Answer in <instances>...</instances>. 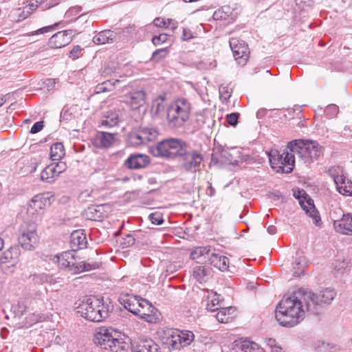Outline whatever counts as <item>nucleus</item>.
<instances>
[{"label":"nucleus","instance_id":"obj_43","mask_svg":"<svg viewBox=\"0 0 352 352\" xmlns=\"http://www.w3.org/2000/svg\"><path fill=\"white\" fill-rule=\"evenodd\" d=\"M168 52V50L166 47L157 50L153 53L151 60L152 61L158 63L162 58L166 56Z\"/></svg>","mask_w":352,"mask_h":352},{"label":"nucleus","instance_id":"obj_35","mask_svg":"<svg viewBox=\"0 0 352 352\" xmlns=\"http://www.w3.org/2000/svg\"><path fill=\"white\" fill-rule=\"evenodd\" d=\"M329 173L330 176L333 179L335 184L338 182L344 179L346 177L344 175L343 168L340 166H334L329 169Z\"/></svg>","mask_w":352,"mask_h":352},{"label":"nucleus","instance_id":"obj_8","mask_svg":"<svg viewBox=\"0 0 352 352\" xmlns=\"http://www.w3.org/2000/svg\"><path fill=\"white\" fill-rule=\"evenodd\" d=\"M307 301V311L317 314V307L329 304L336 297V292L333 289H326L318 293L314 294L310 291L303 290Z\"/></svg>","mask_w":352,"mask_h":352},{"label":"nucleus","instance_id":"obj_59","mask_svg":"<svg viewBox=\"0 0 352 352\" xmlns=\"http://www.w3.org/2000/svg\"><path fill=\"white\" fill-rule=\"evenodd\" d=\"M38 7V1H36L35 3H32L28 5L25 9L26 10V12L28 14H31L36 8Z\"/></svg>","mask_w":352,"mask_h":352},{"label":"nucleus","instance_id":"obj_49","mask_svg":"<svg viewBox=\"0 0 352 352\" xmlns=\"http://www.w3.org/2000/svg\"><path fill=\"white\" fill-rule=\"evenodd\" d=\"M171 22H172V19H168L167 21H165L162 18H160V17L156 18L153 21L154 25L159 28H162V27L168 28L170 25Z\"/></svg>","mask_w":352,"mask_h":352},{"label":"nucleus","instance_id":"obj_7","mask_svg":"<svg viewBox=\"0 0 352 352\" xmlns=\"http://www.w3.org/2000/svg\"><path fill=\"white\" fill-rule=\"evenodd\" d=\"M113 331L104 327L97 329L94 336V342L106 350L118 352L124 350L125 342L113 336Z\"/></svg>","mask_w":352,"mask_h":352},{"label":"nucleus","instance_id":"obj_1","mask_svg":"<svg viewBox=\"0 0 352 352\" xmlns=\"http://www.w3.org/2000/svg\"><path fill=\"white\" fill-rule=\"evenodd\" d=\"M303 304L307 307V301L302 289L294 291L289 297L283 298L276 309L275 317L278 322L287 327L299 324L305 315Z\"/></svg>","mask_w":352,"mask_h":352},{"label":"nucleus","instance_id":"obj_64","mask_svg":"<svg viewBox=\"0 0 352 352\" xmlns=\"http://www.w3.org/2000/svg\"><path fill=\"white\" fill-rule=\"evenodd\" d=\"M267 109H260L257 113L256 116L258 118H262L266 115Z\"/></svg>","mask_w":352,"mask_h":352},{"label":"nucleus","instance_id":"obj_12","mask_svg":"<svg viewBox=\"0 0 352 352\" xmlns=\"http://www.w3.org/2000/svg\"><path fill=\"white\" fill-rule=\"evenodd\" d=\"M74 252L73 250L72 251L63 252L61 254L60 264L62 266L74 268L77 272L89 271L92 269L99 267V265L97 263H88L85 261L76 262Z\"/></svg>","mask_w":352,"mask_h":352},{"label":"nucleus","instance_id":"obj_33","mask_svg":"<svg viewBox=\"0 0 352 352\" xmlns=\"http://www.w3.org/2000/svg\"><path fill=\"white\" fill-rule=\"evenodd\" d=\"M65 149L62 143L54 144L50 148V158L53 161L60 160L65 155Z\"/></svg>","mask_w":352,"mask_h":352},{"label":"nucleus","instance_id":"obj_24","mask_svg":"<svg viewBox=\"0 0 352 352\" xmlns=\"http://www.w3.org/2000/svg\"><path fill=\"white\" fill-rule=\"evenodd\" d=\"M119 301L126 309L133 313L134 315L138 316V310L140 309L141 302L140 300L138 299L136 297L126 295L120 298Z\"/></svg>","mask_w":352,"mask_h":352},{"label":"nucleus","instance_id":"obj_52","mask_svg":"<svg viewBox=\"0 0 352 352\" xmlns=\"http://www.w3.org/2000/svg\"><path fill=\"white\" fill-rule=\"evenodd\" d=\"M59 23H56L54 25H48L46 27H43L42 28H40L39 30H36L34 33L32 34V35L38 34H44L46 32H48L50 31H52L55 29L56 27L58 25Z\"/></svg>","mask_w":352,"mask_h":352},{"label":"nucleus","instance_id":"obj_27","mask_svg":"<svg viewBox=\"0 0 352 352\" xmlns=\"http://www.w3.org/2000/svg\"><path fill=\"white\" fill-rule=\"evenodd\" d=\"M20 250L18 246H12L5 251L0 258L1 263L16 262L20 256Z\"/></svg>","mask_w":352,"mask_h":352},{"label":"nucleus","instance_id":"obj_51","mask_svg":"<svg viewBox=\"0 0 352 352\" xmlns=\"http://www.w3.org/2000/svg\"><path fill=\"white\" fill-rule=\"evenodd\" d=\"M123 241L121 244L123 245V248H127L133 245L135 243V238L131 235L127 234L122 239Z\"/></svg>","mask_w":352,"mask_h":352},{"label":"nucleus","instance_id":"obj_39","mask_svg":"<svg viewBox=\"0 0 352 352\" xmlns=\"http://www.w3.org/2000/svg\"><path fill=\"white\" fill-rule=\"evenodd\" d=\"M349 263L347 259H342V261L337 260L334 267L336 275L343 274L344 271L349 267Z\"/></svg>","mask_w":352,"mask_h":352},{"label":"nucleus","instance_id":"obj_25","mask_svg":"<svg viewBox=\"0 0 352 352\" xmlns=\"http://www.w3.org/2000/svg\"><path fill=\"white\" fill-rule=\"evenodd\" d=\"M117 34L110 30L100 32L93 38V42L96 45L113 43L116 40Z\"/></svg>","mask_w":352,"mask_h":352},{"label":"nucleus","instance_id":"obj_5","mask_svg":"<svg viewBox=\"0 0 352 352\" xmlns=\"http://www.w3.org/2000/svg\"><path fill=\"white\" fill-rule=\"evenodd\" d=\"M186 142L178 138H168L159 142L152 151L156 157L169 159L179 157L184 148Z\"/></svg>","mask_w":352,"mask_h":352},{"label":"nucleus","instance_id":"obj_38","mask_svg":"<svg viewBox=\"0 0 352 352\" xmlns=\"http://www.w3.org/2000/svg\"><path fill=\"white\" fill-rule=\"evenodd\" d=\"M106 118L102 120V126H108L109 127L116 126L118 122V113L116 111H108Z\"/></svg>","mask_w":352,"mask_h":352},{"label":"nucleus","instance_id":"obj_32","mask_svg":"<svg viewBox=\"0 0 352 352\" xmlns=\"http://www.w3.org/2000/svg\"><path fill=\"white\" fill-rule=\"evenodd\" d=\"M298 257L296 258L295 262L293 266V274L295 276H299L301 275L305 267H307V262L305 258L302 255H299L297 253Z\"/></svg>","mask_w":352,"mask_h":352},{"label":"nucleus","instance_id":"obj_42","mask_svg":"<svg viewBox=\"0 0 352 352\" xmlns=\"http://www.w3.org/2000/svg\"><path fill=\"white\" fill-rule=\"evenodd\" d=\"M210 252L209 247H197L195 248L190 254V258L192 259H197L200 256L208 254Z\"/></svg>","mask_w":352,"mask_h":352},{"label":"nucleus","instance_id":"obj_47","mask_svg":"<svg viewBox=\"0 0 352 352\" xmlns=\"http://www.w3.org/2000/svg\"><path fill=\"white\" fill-rule=\"evenodd\" d=\"M239 117V113H232L226 116V121L230 126H235L238 123Z\"/></svg>","mask_w":352,"mask_h":352},{"label":"nucleus","instance_id":"obj_10","mask_svg":"<svg viewBox=\"0 0 352 352\" xmlns=\"http://www.w3.org/2000/svg\"><path fill=\"white\" fill-rule=\"evenodd\" d=\"M18 241L25 250H34L38 242L36 224L33 221L23 222L20 226Z\"/></svg>","mask_w":352,"mask_h":352},{"label":"nucleus","instance_id":"obj_21","mask_svg":"<svg viewBox=\"0 0 352 352\" xmlns=\"http://www.w3.org/2000/svg\"><path fill=\"white\" fill-rule=\"evenodd\" d=\"M125 102L133 109H137L145 102L146 94L144 91H135L131 92L125 97Z\"/></svg>","mask_w":352,"mask_h":352},{"label":"nucleus","instance_id":"obj_63","mask_svg":"<svg viewBox=\"0 0 352 352\" xmlns=\"http://www.w3.org/2000/svg\"><path fill=\"white\" fill-rule=\"evenodd\" d=\"M318 352H331L329 349V344L322 343L320 346H318Z\"/></svg>","mask_w":352,"mask_h":352},{"label":"nucleus","instance_id":"obj_6","mask_svg":"<svg viewBox=\"0 0 352 352\" xmlns=\"http://www.w3.org/2000/svg\"><path fill=\"white\" fill-rule=\"evenodd\" d=\"M190 104L185 98H180L173 103L167 111V119L174 127L182 126L188 120Z\"/></svg>","mask_w":352,"mask_h":352},{"label":"nucleus","instance_id":"obj_56","mask_svg":"<svg viewBox=\"0 0 352 352\" xmlns=\"http://www.w3.org/2000/svg\"><path fill=\"white\" fill-rule=\"evenodd\" d=\"M219 94L225 99H228L231 96L228 91V87L227 86L221 85L219 87Z\"/></svg>","mask_w":352,"mask_h":352},{"label":"nucleus","instance_id":"obj_44","mask_svg":"<svg viewBox=\"0 0 352 352\" xmlns=\"http://www.w3.org/2000/svg\"><path fill=\"white\" fill-rule=\"evenodd\" d=\"M211 298L210 302L206 305V309L210 311H215L219 309V308L217 307L219 303V299L216 293Z\"/></svg>","mask_w":352,"mask_h":352},{"label":"nucleus","instance_id":"obj_3","mask_svg":"<svg viewBox=\"0 0 352 352\" xmlns=\"http://www.w3.org/2000/svg\"><path fill=\"white\" fill-rule=\"evenodd\" d=\"M77 312L85 319L98 322L107 318L109 311L104 309V306L100 300L95 297H85L78 304Z\"/></svg>","mask_w":352,"mask_h":352},{"label":"nucleus","instance_id":"obj_23","mask_svg":"<svg viewBox=\"0 0 352 352\" xmlns=\"http://www.w3.org/2000/svg\"><path fill=\"white\" fill-rule=\"evenodd\" d=\"M86 234L82 230H75L71 234V246L74 251L87 247Z\"/></svg>","mask_w":352,"mask_h":352},{"label":"nucleus","instance_id":"obj_26","mask_svg":"<svg viewBox=\"0 0 352 352\" xmlns=\"http://www.w3.org/2000/svg\"><path fill=\"white\" fill-rule=\"evenodd\" d=\"M210 263L221 271H226L229 267V259L225 256L212 253L209 258Z\"/></svg>","mask_w":352,"mask_h":352},{"label":"nucleus","instance_id":"obj_16","mask_svg":"<svg viewBox=\"0 0 352 352\" xmlns=\"http://www.w3.org/2000/svg\"><path fill=\"white\" fill-rule=\"evenodd\" d=\"M73 30L60 31L54 34L49 41L52 48H61L69 44L73 39Z\"/></svg>","mask_w":352,"mask_h":352},{"label":"nucleus","instance_id":"obj_17","mask_svg":"<svg viewBox=\"0 0 352 352\" xmlns=\"http://www.w3.org/2000/svg\"><path fill=\"white\" fill-rule=\"evenodd\" d=\"M217 150V151H220L221 157L225 163L237 164L242 160L241 152L237 148H228L226 149L222 147H219Z\"/></svg>","mask_w":352,"mask_h":352},{"label":"nucleus","instance_id":"obj_11","mask_svg":"<svg viewBox=\"0 0 352 352\" xmlns=\"http://www.w3.org/2000/svg\"><path fill=\"white\" fill-rule=\"evenodd\" d=\"M179 157L182 159V168L188 172H195L204 160L201 151L191 149L186 142Z\"/></svg>","mask_w":352,"mask_h":352},{"label":"nucleus","instance_id":"obj_45","mask_svg":"<svg viewBox=\"0 0 352 352\" xmlns=\"http://www.w3.org/2000/svg\"><path fill=\"white\" fill-rule=\"evenodd\" d=\"M231 307L223 308L216 315L217 320L222 323H226L229 320V317L226 316V312L231 310Z\"/></svg>","mask_w":352,"mask_h":352},{"label":"nucleus","instance_id":"obj_19","mask_svg":"<svg viewBox=\"0 0 352 352\" xmlns=\"http://www.w3.org/2000/svg\"><path fill=\"white\" fill-rule=\"evenodd\" d=\"M149 157L142 154H132L124 162V166L129 169H139L146 166Z\"/></svg>","mask_w":352,"mask_h":352},{"label":"nucleus","instance_id":"obj_37","mask_svg":"<svg viewBox=\"0 0 352 352\" xmlns=\"http://www.w3.org/2000/svg\"><path fill=\"white\" fill-rule=\"evenodd\" d=\"M140 130L142 133L141 135L144 138L145 144L154 140L158 135L157 131L153 128H140Z\"/></svg>","mask_w":352,"mask_h":352},{"label":"nucleus","instance_id":"obj_18","mask_svg":"<svg viewBox=\"0 0 352 352\" xmlns=\"http://www.w3.org/2000/svg\"><path fill=\"white\" fill-rule=\"evenodd\" d=\"M333 226L338 232L352 235V214H343L340 219L334 220Z\"/></svg>","mask_w":352,"mask_h":352},{"label":"nucleus","instance_id":"obj_28","mask_svg":"<svg viewBox=\"0 0 352 352\" xmlns=\"http://www.w3.org/2000/svg\"><path fill=\"white\" fill-rule=\"evenodd\" d=\"M236 352H263V349L250 340H243L236 344Z\"/></svg>","mask_w":352,"mask_h":352},{"label":"nucleus","instance_id":"obj_57","mask_svg":"<svg viewBox=\"0 0 352 352\" xmlns=\"http://www.w3.org/2000/svg\"><path fill=\"white\" fill-rule=\"evenodd\" d=\"M289 126L292 127V128H294L295 126L299 127V128H301L304 125H303V123H302V120H300L298 121L297 123L295 120L294 118H292V119H290L289 120V123H288Z\"/></svg>","mask_w":352,"mask_h":352},{"label":"nucleus","instance_id":"obj_34","mask_svg":"<svg viewBox=\"0 0 352 352\" xmlns=\"http://www.w3.org/2000/svg\"><path fill=\"white\" fill-rule=\"evenodd\" d=\"M57 177L56 169L54 168L53 164L47 166L41 173V180L49 183L52 182L54 178Z\"/></svg>","mask_w":352,"mask_h":352},{"label":"nucleus","instance_id":"obj_41","mask_svg":"<svg viewBox=\"0 0 352 352\" xmlns=\"http://www.w3.org/2000/svg\"><path fill=\"white\" fill-rule=\"evenodd\" d=\"M208 270L204 266H197L194 268L193 276L199 282H201L207 276Z\"/></svg>","mask_w":352,"mask_h":352},{"label":"nucleus","instance_id":"obj_48","mask_svg":"<svg viewBox=\"0 0 352 352\" xmlns=\"http://www.w3.org/2000/svg\"><path fill=\"white\" fill-rule=\"evenodd\" d=\"M82 48L80 47L79 45L74 46V48L69 52V58H72L73 60H76V58L82 56Z\"/></svg>","mask_w":352,"mask_h":352},{"label":"nucleus","instance_id":"obj_54","mask_svg":"<svg viewBox=\"0 0 352 352\" xmlns=\"http://www.w3.org/2000/svg\"><path fill=\"white\" fill-rule=\"evenodd\" d=\"M338 107L336 104H330L326 107L325 112L331 116H336L338 113Z\"/></svg>","mask_w":352,"mask_h":352},{"label":"nucleus","instance_id":"obj_30","mask_svg":"<svg viewBox=\"0 0 352 352\" xmlns=\"http://www.w3.org/2000/svg\"><path fill=\"white\" fill-rule=\"evenodd\" d=\"M43 198L39 195H36L32 199L29 204L27 209L28 212L32 214H38L43 209Z\"/></svg>","mask_w":352,"mask_h":352},{"label":"nucleus","instance_id":"obj_22","mask_svg":"<svg viewBox=\"0 0 352 352\" xmlns=\"http://www.w3.org/2000/svg\"><path fill=\"white\" fill-rule=\"evenodd\" d=\"M116 141V134L99 132L94 139V144L98 148H108L113 145Z\"/></svg>","mask_w":352,"mask_h":352},{"label":"nucleus","instance_id":"obj_46","mask_svg":"<svg viewBox=\"0 0 352 352\" xmlns=\"http://www.w3.org/2000/svg\"><path fill=\"white\" fill-rule=\"evenodd\" d=\"M149 219L153 224L160 225L163 223L164 219L162 213L153 212L149 215Z\"/></svg>","mask_w":352,"mask_h":352},{"label":"nucleus","instance_id":"obj_31","mask_svg":"<svg viewBox=\"0 0 352 352\" xmlns=\"http://www.w3.org/2000/svg\"><path fill=\"white\" fill-rule=\"evenodd\" d=\"M336 184L337 190L340 194L345 196H352V182L347 177Z\"/></svg>","mask_w":352,"mask_h":352},{"label":"nucleus","instance_id":"obj_53","mask_svg":"<svg viewBox=\"0 0 352 352\" xmlns=\"http://www.w3.org/2000/svg\"><path fill=\"white\" fill-rule=\"evenodd\" d=\"M52 164L54 168L56 169V173L57 176H58L61 173L64 172L67 168L65 163L63 162H59Z\"/></svg>","mask_w":352,"mask_h":352},{"label":"nucleus","instance_id":"obj_50","mask_svg":"<svg viewBox=\"0 0 352 352\" xmlns=\"http://www.w3.org/2000/svg\"><path fill=\"white\" fill-rule=\"evenodd\" d=\"M168 35L166 34H160L159 36H155L153 38L152 42L155 45H158L160 43H164L167 41Z\"/></svg>","mask_w":352,"mask_h":352},{"label":"nucleus","instance_id":"obj_60","mask_svg":"<svg viewBox=\"0 0 352 352\" xmlns=\"http://www.w3.org/2000/svg\"><path fill=\"white\" fill-rule=\"evenodd\" d=\"M192 37V33H191L190 30L188 29L184 28L183 30L182 38L184 40L188 41V40L190 39Z\"/></svg>","mask_w":352,"mask_h":352},{"label":"nucleus","instance_id":"obj_62","mask_svg":"<svg viewBox=\"0 0 352 352\" xmlns=\"http://www.w3.org/2000/svg\"><path fill=\"white\" fill-rule=\"evenodd\" d=\"M26 311V307L23 303H19L17 307V314L18 315H23L25 313Z\"/></svg>","mask_w":352,"mask_h":352},{"label":"nucleus","instance_id":"obj_55","mask_svg":"<svg viewBox=\"0 0 352 352\" xmlns=\"http://www.w3.org/2000/svg\"><path fill=\"white\" fill-rule=\"evenodd\" d=\"M43 126L44 125L43 121L37 122L32 126L30 133H36L41 131L43 129Z\"/></svg>","mask_w":352,"mask_h":352},{"label":"nucleus","instance_id":"obj_2","mask_svg":"<svg viewBox=\"0 0 352 352\" xmlns=\"http://www.w3.org/2000/svg\"><path fill=\"white\" fill-rule=\"evenodd\" d=\"M288 146L304 164L318 160L323 155L324 150L317 141L312 140H292L288 143Z\"/></svg>","mask_w":352,"mask_h":352},{"label":"nucleus","instance_id":"obj_36","mask_svg":"<svg viewBox=\"0 0 352 352\" xmlns=\"http://www.w3.org/2000/svg\"><path fill=\"white\" fill-rule=\"evenodd\" d=\"M104 205L88 208V211L91 214L90 218L95 221H100L101 219L104 218L106 216L104 212Z\"/></svg>","mask_w":352,"mask_h":352},{"label":"nucleus","instance_id":"obj_20","mask_svg":"<svg viewBox=\"0 0 352 352\" xmlns=\"http://www.w3.org/2000/svg\"><path fill=\"white\" fill-rule=\"evenodd\" d=\"M133 352H160V347L151 339L140 340L132 346Z\"/></svg>","mask_w":352,"mask_h":352},{"label":"nucleus","instance_id":"obj_58","mask_svg":"<svg viewBox=\"0 0 352 352\" xmlns=\"http://www.w3.org/2000/svg\"><path fill=\"white\" fill-rule=\"evenodd\" d=\"M39 320V317L35 314H32V316L30 318H27L26 324L29 326L37 322Z\"/></svg>","mask_w":352,"mask_h":352},{"label":"nucleus","instance_id":"obj_4","mask_svg":"<svg viewBox=\"0 0 352 352\" xmlns=\"http://www.w3.org/2000/svg\"><path fill=\"white\" fill-rule=\"evenodd\" d=\"M296 153L291 151L287 146L280 153L278 151H272L269 153V160L272 168L277 173H290L295 164Z\"/></svg>","mask_w":352,"mask_h":352},{"label":"nucleus","instance_id":"obj_15","mask_svg":"<svg viewBox=\"0 0 352 352\" xmlns=\"http://www.w3.org/2000/svg\"><path fill=\"white\" fill-rule=\"evenodd\" d=\"M138 310V316L145 321L150 323H155L159 320V312L157 309L146 300H142Z\"/></svg>","mask_w":352,"mask_h":352},{"label":"nucleus","instance_id":"obj_13","mask_svg":"<svg viewBox=\"0 0 352 352\" xmlns=\"http://www.w3.org/2000/svg\"><path fill=\"white\" fill-rule=\"evenodd\" d=\"M229 43L238 65H245L250 57V50L248 45L243 41L237 38H230Z\"/></svg>","mask_w":352,"mask_h":352},{"label":"nucleus","instance_id":"obj_9","mask_svg":"<svg viewBox=\"0 0 352 352\" xmlns=\"http://www.w3.org/2000/svg\"><path fill=\"white\" fill-rule=\"evenodd\" d=\"M166 334L167 337L164 344L170 351L179 350L190 345L195 338L194 333L190 331L169 329Z\"/></svg>","mask_w":352,"mask_h":352},{"label":"nucleus","instance_id":"obj_61","mask_svg":"<svg viewBox=\"0 0 352 352\" xmlns=\"http://www.w3.org/2000/svg\"><path fill=\"white\" fill-rule=\"evenodd\" d=\"M90 197V192L88 190L82 192L79 195V199L82 201H87V199Z\"/></svg>","mask_w":352,"mask_h":352},{"label":"nucleus","instance_id":"obj_29","mask_svg":"<svg viewBox=\"0 0 352 352\" xmlns=\"http://www.w3.org/2000/svg\"><path fill=\"white\" fill-rule=\"evenodd\" d=\"M141 134L140 129H134L128 135L127 144L131 146H138L145 144L144 138Z\"/></svg>","mask_w":352,"mask_h":352},{"label":"nucleus","instance_id":"obj_14","mask_svg":"<svg viewBox=\"0 0 352 352\" xmlns=\"http://www.w3.org/2000/svg\"><path fill=\"white\" fill-rule=\"evenodd\" d=\"M294 196L299 200V204L307 214L314 220V223L317 226L321 223V219L316 210L314 201L305 193L304 190L298 191V195L294 193Z\"/></svg>","mask_w":352,"mask_h":352},{"label":"nucleus","instance_id":"obj_40","mask_svg":"<svg viewBox=\"0 0 352 352\" xmlns=\"http://www.w3.org/2000/svg\"><path fill=\"white\" fill-rule=\"evenodd\" d=\"M164 110V101L163 99H156L153 102L151 113L154 116H158Z\"/></svg>","mask_w":352,"mask_h":352}]
</instances>
